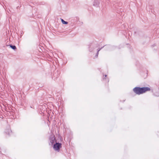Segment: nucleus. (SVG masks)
Masks as SVG:
<instances>
[{"instance_id":"5","label":"nucleus","mask_w":159,"mask_h":159,"mask_svg":"<svg viewBox=\"0 0 159 159\" xmlns=\"http://www.w3.org/2000/svg\"><path fill=\"white\" fill-rule=\"evenodd\" d=\"M99 3V2L98 1H98H97V2H96V1H95V2H94V3H93V5L96 6H98V5Z\"/></svg>"},{"instance_id":"8","label":"nucleus","mask_w":159,"mask_h":159,"mask_svg":"<svg viewBox=\"0 0 159 159\" xmlns=\"http://www.w3.org/2000/svg\"><path fill=\"white\" fill-rule=\"evenodd\" d=\"M107 76V75H105V77H106V76Z\"/></svg>"},{"instance_id":"6","label":"nucleus","mask_w":159,"mask_h":159,"mask_svg":"<svg viewBox=\"0 0 159 159\" xmlns=\"http://www.w3.org/2000/svg\"><path fill=\"white\" fill-rule=\"evenodd\" d=\"M61 21L62 23L64 24H67L68 23L67 22L64 21L63 19H61Z\"/></svg>"},{"instance_id":"9","label":"nucleus","mask_w":159,"mask_h":159,"mask_svg":"<svg viewBox=\"0 0 159 159\" xmlns=\"http://www.w3.org/2000/svg\"><path fill=\"white\" fill-rule=\"evenodd\" d=\"M89 51H90V52L91 51L90 49H89Z\"/></svg>"},{"instance_id":"7","label":"nucleus","mask_w":159,"mask_h":159,"mask_svg":"<svg viewBox=\"0 0 159 159\" xmlns=\"http://www.w3.org/2000/svg\"><path fill=\"white\" fill-rule=\"evenodd\" d=\"M103 47H102V48H101L99 50H98V52H97V54H96V55L97 56H98V52H99V51L102 48H103Z\"/></svg>"},{"instance_id":"2","label":"nucleus","mask_w":159,"mask_h":159,"mask_svg":"<svg viewBox=\"0 0 159 159\" xmlns=\"http://www.w3.org/2000/svg\"><path fill=\"white\" fill-rule=\"evenodd\" d=\"M61 147V144L59 143H56L54 145L53 148L56 150H59Z\"/></svg>"},{"instance_id":"4","label":"nucleus","mask_w":159,"mask_h":159,"mask_svg":"<svg viewBox=\"0 0 159 159\" xmlns=\"http://www.w3.org/2000/svg\"><path fill=\"white\" fill-rule=\"evenodd\" d=\"M10 47L13 49L15 50L16 49V46L15 45H10Z\"/></svg>"},{"instance_id":"3","label":"nucleus","mask_w":159,"mask_h":159,"mask_svg":"<svg viewBox=\"0 0 159 159\" xmlns=\"http://www.w3.org/2000/svg\"><path fill=\"white\" fill-rule=\"evenodd\" d=\"M50 142L52 144L54 143L55 140V138H50Z\"/></svg>"},{"instance_id":"1","label":"nucleus","mask_w":159,"mask_h":159,"mask_svg":"<svg viewBox=\"0 0 159 159\" xmlns=\"http://www.w3.org/2000/svg\"><path fill=\"white\" fill-rule=\"evenodd\" d=\"M150 90V89L148 87H144L140 88L139 87H136L134 88L133 91L136 94L140 95L143 94L147 91H149Z\"/></svg>"}]
</instances>
